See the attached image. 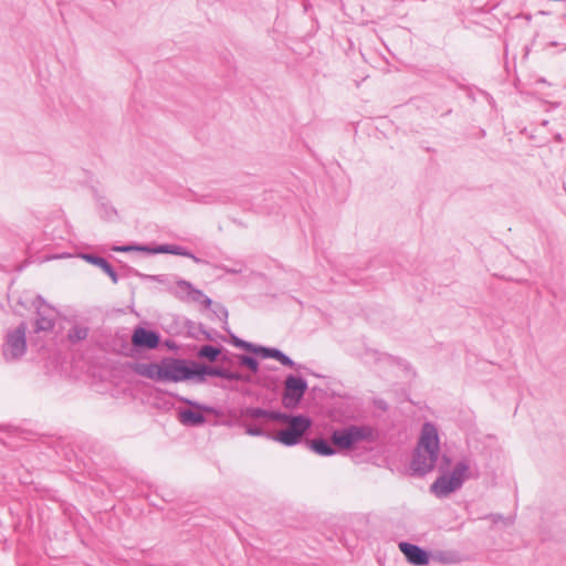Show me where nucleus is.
<instances>
[{
	"mask_svg": "<svg viewBox=\"0 0 566 566\" xmlns=\"http://www.w3.org/2000/svg\"><path fill=\"white\" fill-rule=\"evenodd\" d=\"M399 549L405 555L408 563L415 566H426L430 562L429 553L416 544L400 542Z\"/></svg>",
	"mask_w": 566,
	"mask_h": 566,
	"instance_id": "nucleus-13",
	"label": "nucleus"
},
{
	"mask_svg": "<svg viewBox=\"0 0 566 566\" xmlns=\"http://www.w3.org/2000/svg\"><path fill=\"white\" fill-rule=\"evenodd\" d=\"M256 354L261 355L263 358H273L277 360L282 354V350L274 347L258 346Z\"/></svg>",
	"mask_w": 566,
	"mask_h": 566,
	"instance_id": "nucleus-24",
	"label": "nucleus"
},
{
	"mask_svg": "<svg viewBox=\"0 0 566 566\" xmlns=\"http://www.w3.org/2000/svg\"><path fill=\"white\" fill-rule=\"evenodd\" d=\"M211 306H213L212 312L216 315V317L219 318L220 321H222L224 324H227L229 313H228V310L226 308V306H223L220 303H213V302H212Z\"/></svg>",
	"mask_w": 566,
	"mask_h": 566,
	"instance_id": "nucleus-27",
	"label": "nucleus"
},
{
	"mask_svg": "<svg viewBox=\"0 0 566 566\" xmlns=\"http://www.w3.org/2000/svg\"><path fill=\"white\" fill-rule=\"evenodd\" d=\"M178 419L184 426L199 427L206 422V417L191 409H182L178 412Z\"/></svg>",
	"mask_w": 566,
	"mask_h": 566,
	"instance_id": "nucleus-17",
	"label": "nucleus"
},
{
	"mask_svg": "<svg viewBox=\"0 0 566 566\" xmlns=\"http://www.w3.org/2000/svg\"><path fill=\"white\" fill-rule=\"evenodd\" d=\"M39 302H43L42 297L41 296H38L36 298Z\"/></svg>",
	"mask_w": 566,
	"mask_h": 566,
	"instance_id": "nucleus-35",
	"label": "nucleus"
},
{
	"mask_svg": "<svg viewBox=\"0 0 566 566\" xmlns=\"http://www.w3.org/2000/svg\"><path fill=\"white\" fill-rule=\"evenodd\" d=\"M82 258L86 262L98 266L99 270H103V272H105L111 277L113 283L118 282V275H117L116 271L114 270V268L111 265V263L105 258H102V256H98L95 254H90V253L82 254Z\"/></svg>",
	"mask_w": 566,
	"mask_h": 566,
	"instance_id": "nucleus-15",
	"label": "nucleus"
},
{
	"mask_svg": "<svg viewBox=\"0 0 566 566\" xmlns=\"http://www.w3.org/2000/svg\"><path fill=\"white\" fill-rule=\"evenodd\" d=\"M203 334H205L206 339H208V340H212L213 339L209 332L203 331Z\"/></svg>",
	"mask_w": 566,
	"mask_h": 566,
	"instance_id": "nucleus-33",
	"label": "nucleus"
},
{
	"mask_svg": "<svg viewBox=\"0 0 566 566\" xmlns=\"http://www.w3.org/2000/svg\"><path fill=\"white\" fill-rule=\"evenodd\" d=\"M143 252L150 254L168 253L170 254V244H159L155 247L144 245Z\"/></svg>",
	"mask_w": 566,
	"mask_h": 566,
	"instance_id": "nucleus-28",
	"label": "nucleus"
},
{
	"mask_svg": "<svg viewBox=\"0 0 566 566\" xmlns=\"http://www.w3.org/2000/svg\"><path fill=\"white\" fill-rule=\"evenodd\" d=\"M163 371V363H150L143 366V370L140 374L149 379L156 381H163V376L160 375Z\"/></svg>",
	"mask_w": 566,
	"mask_h": 566,
	"instance_id": "nucleus-19",
	"label": "nucleus"
},
{
	"mask_svg": "<svg viewBox=\"0 0 566 566\" xmlns=\"http://www.w3.org/2000/svg\"><path fill=\"white\" fill-rule=\"evenodd\" d=\"M224 271L230 274H238L242 272L241 268H224Z\"/></svg>",
	"mask_w": 566,
	"mask_h": 566,
	"instance_id": "nucleus-31",
	"label": "nucleus"
},
{
	"mask_svg": "<svg viewBox=\"0 0 566 566\" xmlns=\"http://www.w3.org/2000/svg\"><path fill=\"white\" fill-rule=\"evenodd\" d=\"M231 340H232V344L235 346V347H239V348H242V349H245L250 353H254L256 354V350H258V346L252 344V343H249V342H245L241 338H239L238 336L235 335H231Z\"/></svg>",
	"mask_w": 566,
	"mask_h": 566,
	"instance_id": "nucleus-25",
	"label": "nucleus"
},
{
	"mask_svg": "<svg viewBox=\"0 0 566 566\" xmlns=\"http://www.w3.org/2000/svg\"><path fill=\"white\" fill-rule=\"evenodd\" d=\"M334 444L323 438L313 439L311 449L321 457H331L335 453Z\"/></svg>",
	"mask_w": 566,
	"mask_h": 566,
	"instance_id": "nucleus-18",
	"label": "nucleus"
},
{
	"mask_svg": "<svg viewBox=\"0 0 566 566\" xmlns=\"http://www.w3.org/2000/svg\"><path fill=\"white\" fill-rule=\"evenodd\" d=\"M240 417L245 420L280 421L289 424L296 416L259 407H245L240 410Z\"/></svg>",
	"mask_w": 566,
	"mask_h": 566,
	"instance_id": "nucleus-10",
	"label": "nucleus"
},
{
	"mask_svg": "<svg viewBox=\"0 0 566 566\" xmlns=\"http://www.w3.org/2000/svg\"><path fill=\"white\" fill-rule=\"evenodd\" d=\"M239 363H240V365L249 368L253 373H256L259 370V363L252 356L240 355L239 356Z\"/></svg>",
	"mask_w": 566,
	"mask_h": 566,
	"instance_id": "nucleus-26",
	"label": "nucleus"
},
{
	"mask_svg": "<svg viewBox=\"0 0 566 566\" xmlns=\"http://www.w3.org/2000/svg\"><path fill=\"white\" fill-rule=\"evenodd\" d=\"M260 421H261L260 424L243 422L242 426L245 429V433H248L249 436H253V437L268 436L265 430L262 427V423L264 421L263 420H260Z\"/></svg>",
	"mask_w": 566,
	"mask_h": 566,
	"instance_id": "nucleus-22",
	"label": "nucleus"
},
{
	"mask_svg": "<svg viewBox=\"0 0 566 566\" xmlns=\"http://www.w3.org/2000/svg\"><path fill=\"white\" fill-rule=\"evenodd\" d=\"M27 331V323L21 322L14 329L7 333L2 347V354L7 361L18 360L25 354Z\"/></svg>",
	"mask_w": 566,
	"mask_h": 566,
	"instance_id": "nucleus-3",
	"label": "nucleus"
},
{
	"mask_svg": "<svg viewBox=\"0 0 566 566\" xmlns=\"http://www.w3.org/2000/svg\"><path fill=\"white\" fill-rule=\"evenodd\" d=\"M163 363V381H184L193 379V365H191V361L187 363L184 359L179 358H164L161 359Z\"/></svg>",
	"mask_w": 566,
	"mask_h": 566,
	"instance_id": "nucleus-4",
	"label": "nucleus"
},
{
	"mask_svg": "<svg viewBox=\"0 0 566 566\" xmlns=\"http://www.w3.org/2000/svg\"><path fill=\"white\" fill-rule=\"evenodd\" d=\"M419 454L426 453L428 460H438L439 436L436 426L431 422L423 423L417 446Z\"/></svg>",
	"mask_w": 566,
	"mask_h": 566,
	"instance_id": "nucleus-8",
	"label": "nucleus"
},
{
	"mask_svg": "<svg viewBox=\"0 0 566 566\" xmlns=\"http://www.w3.org/2000/svg\"><path fill=\"white\" fill-rule=\"evenodd\" d=\"M160 342L159 334L144 327L135 328L132 343L136 348L155 349Z\"/></svg>",
	"mask_w": 566,
	"mask_h": 566,
	"instance_id": "nucleus-14",
	"label": "nucleus"
},
{
	"mask_svg": "<svg viewBox=\"0 0 566 566\" xmlns=\"http://www.w3.org/2000/svg\"><path fill=\"white\" fill-rule=\"evenodd\" d=\"M88 327L83 325H74L67 333V338L71 343L84 340L88 336Z\"/></svg>",
	"mask_w": 566,
	"mask_h": 566,
	"instance_id": "nucleus-21",
	"label": "nucleus"
},
{
	"mask_svg": "<svg viewBox=\"0 0 566 566\" xmlns=\"http://www.w3.org/2000/svg\"><path fill=\"white\" fill-rule=\"evenodd\" d=\"M38 318L35 321V332H49L54 328L55 321L51 308H38Z\"/></svg>",
	"mask_w": 566,
	"mask_h": 566,
	"instance_id": "nucleus-16",
	"label": "nucleus"
},
{
	"mask_svg": "<svg viewBox=\"0 0 566 566\" xmlns=\"http://www.w3.org/2000/svg\"><path fill=\"white\" fill-rule=\"evenodd\" d=\"M240 417L245 420L280 421L289 424L296 416L259 407H245L240 410Z\"/></svg>",
	"mask_w": 566,
	"mask_h": 566,
	"instance_id": "nucleus-9",
	"label": "nucleus"
},
{
	"mask_svg": "<svg viewBox=\"0 0 566 566\" xmlns=\"http://www.w3.org/2000/svg\"><path fill=\"white\" fill-rule=\"evenodd\" d=\"M391 472L398 471L409 476L422 478L434 469L436 462H387Z\"/></svg>",
	"mask_w": 566,
	"mask_h": 566,
	"instance_id": "nucleus-12",
	"label": "nucleus"
},
{
	"mask_svg": "<svg viewBox=\"0 0 566 566\" xmlns=\"http://www.w3.org/2000/svg\"><path fill=\"white\" fill-rule=\"evenodd\" d=\"M370 429L359 426H349L333 431L331 440L339 450H352L370 436Z\"/></svg>",
	"mask_w": 566,
	"mask_h": 566,
	"instance_id": "nucleus-2",
	"label": "nucleus"
},
{
	"mask_svg": "<svg viewBox=\"0 0 566 566\" xmlns=\"http://www.w3.org/2000/svg\"><path fill=\"white\" fill-rule=\"evenodd\" d=\"M144 245H116L113 248L114 251L128 252V251H142Z\"/></svg>",
	"mask_w": 566,
	"mask_h": 566,
	"instance_id": "nucleus-29",
	"label": "nucleus"
},
{
	"mask_svg": "<svg viewBox=\"0 0 566 566\" xmlns=\"http://www.w3.org/2000/svg\"><path fill=\"white\" fill-rule=\"evenodd\" d=\"M312 421L308 417L297 415L294 421L287 424V428L279 431L273 439L284 446L292 447L297 444L305 432L311 428Z\"/></svg>",
	"mask_w": 566,
	"mask_h": 566,
	"instance_id": "nucleus-5",
	"label": "nucleus"
},
{
	"mask_svg": "<svg viewBox=\"0 0 566 566\" xmlns=\"http://www.w3.org/2000/svg\"><path fill=\"white\" fill-rule=\"evenodd\" d=\"M170 292L182 302L199 303L205 308H210L212 305V300L209 296L186 280H178Z\"/></svg>",
	"mask_w": 566,
	"mask_h": 566,
	"instance_id": "nucleus-7",
	"label": "nucleus"
},
{
	"mask_svg": "<svg viewBox=\"0 0 566 566\" xmlns=\"http://www.w3.org/2000/svg\"><path fill=\"white\" fill-rule=\"evenodd\" d=\"M221 354V348L212 345H203L199 348L197 356L201 359H206L213 363L218 359Z\"/></svg>",
	"mask_w": 566,
	"mask_h": 566,
	"instance_id": "nucleus-20",
	"label": "nucleus"
},
{
	"mask_svg": "<svg viewBox=\"0 0 566 566\" xmlns=\"http://www.w3.org/2000/svg\"><path fill=\"white\" fill-rule=\"evenodd\" d=\"M307 381L302 377L289 375L284 381L282 403L285 408H295L307 390Z\"/></svg>",
	"mask_w": 566,
	"mask_h": 566,
	"instance_id": "nucleus-6",
	"label": "nucleus"
},
{
	"mask_svg": "<svg viewBox=\"0 0 566 566\" xmlns=\"http://www.w3.org/2000/svg\"><path fill=\"white\" fill-rule=\"evenodd\" d=\"M277 361H280L283 366H286V367H290V368L296 367V364L287 355H285L283 352H282L280 358H277Z\"/></svg>",
	"mask_w": 566,
	"mask_h": 566,
	"instance_id": "nucleus-30",
	"label": "nucleus"
},
{
	"mask_svg": "<svg viewBox=\"0 0 566 566\" xmlns=\"http://www.w3.org/2000/svg\"><path fill=\"white\" fill-rule=\"evenodd\" d=\"M184 401H185L186 403L190 405V406L196 407V408H201L197 402H193V401H191V400H189V399H184Z\"/></svg>",
	"mask_w": 566,
	"mask_h": 566,
	"instance_id": "nucleus-32",
	"label": "nucleus"
},
{
	"mask_svg": "<svg viewBox=\"0 0 566 566\" xmlns=\"http://www.w3.org/2000/svg\"><path fill=\"white\" fill-rule=\"evenodd\" d=\"M14 434H22L24 433L22 430H20L19 428H14L13 431H12Z\"/></svg>",
	"mask_w": 566,
	"mask_h": 566,
	"instance_id": "nucleus-34",
	"label": "nucleus"
},
{
	"mask_svg": "<svg viewBox=\"0 0 566 566\" xmlns=\"http://www.w3.org/2000/svg\"><path fill=\"white\" fill-rule=\"evenodd\" d=\"M170 254L190 258L196 263L201 262V260L199 258H197L188 249H186L185 247H181V245L170 244Z\"/></svg>",
	"mask_w": 566,
	"mask_h": 566,
	"instance_id": "nucleus-23",
	"label": "nucleus"
},
{
	"mask_svg": "<svg viewBox=\"0 0 566 566\" xmlns=\"http://www.w3.org/2000/svg\"><path fill=\"white\" fill-rule=\"evenodd\" d=\"M191 365H193V379L200 384L206 381L207 376H216L223 379L237 381H241L244 379L240 373L231 371L223 367L208 366L198 364L196 361H191Z\"/></svg>",
	"mask_w": 566,
	"mask_h": 566,
	"instance_id": "nucleus-11",
	"label": "nucleus"
},
{
	"mask_svg": "<svg viewBox=\"0 0 566 566\" xmlns=\"http://www.w3.org/2000/svg\"><path fill=\"white\" fill-rule=\"evenodd\" d=\"M471 476L469 462H441L439 475L430 485V492L439 499L447 497L461 489Z\"/></svg>",
	"mask_w": 566,
	"mask_h": 566,
	"instance_id": "nucleus-1",
	"label": "nucleus"
}]
</instances>
